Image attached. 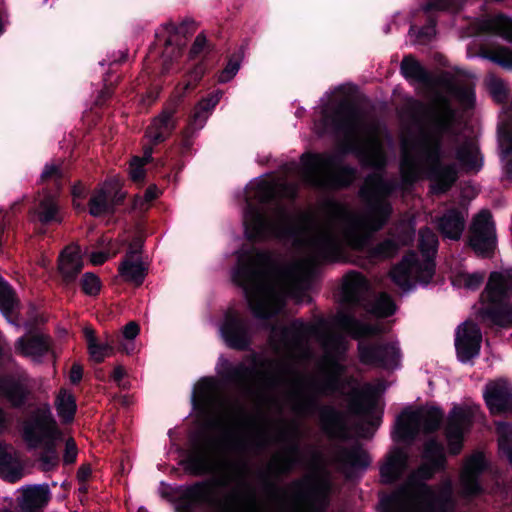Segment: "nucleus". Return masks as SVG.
<instances>
[{"label": "nucleus", "instance_id": "obj_1", "mask_svg": "<svg viewBox=\"0 0 512 512\" xmlns=\"http://www.w3.org/2000/svg\"><path fill=\"white\" fill-rule=\"evenodd\" d=\"M212 426L218 438L193 450L185 460V468L194 474L212 472L213 478L189 487L187 496L215 512H259L248 495L245 468L224 459L225 452L244 430L242 414L221 404L215 411Z\"/></svg>", "mask_w": 512, "mask_h": 512}, {"label": "nucleus", "instance_id": "obj_2", "mask_svg": "<svg viewBox=\"0 0 512 512\" xmlns=\"http://www.w3.org/2000/svg\"><path fill=\"white\" fill-rule=\"evenodd\" d=\"M389 191L390 186L379 175H374L361 189L366 199L377 202L369 214L354 215L343 206L333 204L325 220L305 221L308 246L320 257L330 260L337 259L343 247L362 249L371 234L380 229L390 215V207L384 201Z\"/></svg>", "mask_w": 512, "mask_h": 512}, {"label": "nucleus", "instance_id": "obj_3", "mask_svg": "<svg viewBox=\"0 0 512 512\" xmlns=\"http://www.w3.org/2000/svg\"><path fill=\"white\" fill-rule=\"evenodd\" d=\"M234 279L243 287L253 312L260 317L279 311L284 298L297 297L296 290L302 286L296 272L273 269L266 255L255 252L251 253L249 263L237 269Z\"/></svg>", "mask_w": 512, "mask_h": 512}, {"label": "nucleus", "instance_id": "obj_4", "mask_svg": "<svg viewBox=\"0 0 512 512\" xmlns=\"http://www.w3.org/2000/svg\"><path fill=\"white\" fill-rule=\"evenodd\" d=\"M424 463L394 494L380 499L382 512H453L451 484L445 483L437 492L424 484L444 462L443 450L436 442L427 444Z\"/></svg>", "mask_w": 512, "mask_h": 512}, {"label": "nucleus", "instance_id": "obj_5", "mask_svg": "<svg viewBox=\"0 0 512 512\" xmlns=\"http://www.w3.org/2000/svg\"><path fill=\"white\" fill-rule=\"evenodd\" d=\"M437 237L428 228L420 231V249L422 260L415 253L408 254L400 264L394 267L390 276L402 290H410L416 283L427 284L434 274L433 256L437 251Z\"/></svg>", "mask_w": 512, "mask_h": 512}, {"label": "nucleus", "instance_id": "obj_6", "mask_svg": "<svg viewBox=\"0 0 512 512\" xmlns=\"http://www.w3.org/2000/svg\"><path fill=\"white\" fill-rule=\"evenodd\" d=\"M332 122L344 133L349 146L358 149L368 164L381 166L384 163L383 144L378 133L365 127L353 109L342 105Z\"/></svg>", "mask_w": 512, "mask_h": 512}, {"label": "nucleus", "instance_id": "obj_7", "mask_svg": "<svg viewBox=\"0 0 512 512\" xmlns=\"http://www.w3.org/2000/svg\"><path fill=\"white\" fill-rule=\"evenodd\" d=\"M479 314L497 325L512 324V267L490 274L481 294Z\"/></svg>", "mask_w": 512, "mask_h": 512}, {"label": "nucleus", "instance_id": "obj_8", "mask_svg": "<svg viewBox=\"0 0 512 512\" xmlns=\"http://www.w3.org/2000/svg\"><path fill=\"white\" fill-rule=\"evenodd\" d=\"M302 164L306 178L317 186H346L354 179V171L339 166L329 155H304Z\"/></svg>", "mask_w": 512, "mask_h": 512}, {"label": "nucleus", "instance_id": "obj_9", "mask_svg": "<svg viewBox=\"0 0 512 512\" xmlns=\"http://www.w3.org/2000/svg\"><path fill=\"white\" fill-rule=\"evenodd\" d=\"M243 221L249 238L282 236L290 231L292 225V218L285 210L279 209L268 216L262 210L253 208L251 204H248Z\"/></svg>", "mask_w": 512, "mask_h": 512}, {"label": "nucleus", "instance_id": "obj_10", "mask_svg": "<svg viewBox=\"0 0 512 512\" xmlns=\"http://www.w3.org/2000/svg\"><path fill=\"white\" fill-rule=\"evenodd\" d=\"M442 417V412L436 407L405 409L397 418L394 434L397 438L406 440L421 430L432 431L439 426Z\"/></svg>", "mask_w": 512, "mask_h": 512}, {"label": "nucleus", "instance_id": "obj_11", "mask_svg": "<svg viewBox=\"0 0 512 512\" xmlns=\"http://www.w3.org/2000/svg\"><path fill=\"white\" fill-rule=\"evenodd\" d=\"M479 406L475 404L455 406L450 413L446 429L447 441L451 453L460 451L463 435L468 431L472 419L476 417Z\"/></svg>", "mask_w": 512, "mask_h": 512}, {"label": "nucleus", "instance_id": "obj_12", "mask_svg": "<svg viewBox=\"0 0 512 512\" xmlns=\"http://www.w3.org/2000/svg\"><path fill=\"white\" fill-rule=\"evenodd\" d=\"M325 356L321 362V373L325 378V385L321 390L326 391L336 388L342 365L340 363L342 354L346 349L345 342L341 337H330L323 342Z\"/></svg>", "mask_w": 512, "mask_h": 512}, {"label": "nucleus", "instance_id": "obj_13", "mask_svg": "<svg viewBox=\"0 0 512 512\" xmlns=\"http://www.w3.org/2000/svg\"><path fill=\"white\" fill-rule=\"evenodd\" d=\"M470 245L480 255H487L496 246L494 222L489 211L479 212L472 223Z\"/></svg>", "mask_w": 512, "mask_h": 512}, {"label": "nucleus", "instance_id": "obj_14", "mask_svg": "<svg viewBox=\"0 0 512 512\" xmlns=\"http://www.w3.org/2000/svg\"><path fill=\"white\" fill-rule=\"evenodd\" d=\"M421 158L431 166L430 176L434 180L433 191L436 193L448 189L456 179V172L453 167H444L439 163L440 151L437 143L425 144L421 148Z\"/></svg>", "mask_w": 512, "mask_h": 512}, {"label": "nucleus", "instance_id": "obj_15", "mask_svg": "<svg viewBox=\"0 0 512 512\" xmlns=\"http://www.w3.org/2000/svg\"><path fill=\"white\" fill-rule=\"evenodd\" d=\"M481 340V331L475 323L466 321L459 325L455 336V348L458 359L466 363L478 356Z\"/></svg>", "mask_w": 512, "mask_h": 512}, {"label": "nucleus", "instance_id": "obj_16", "mask_svg": "<svg viewBox=\"0 0 512 512\" xmlns=\"http://www.w3.org/2000/svg\"><path fill=\"white\" fill-rule=\"evenodd\" d=\"M486 404L492 414L512 412V384L499 379L486 385Z\"/></svg>", "mask_w": 512, "mask_h": 512}, {"label": "nucleus", "instance_id": "obj_17", "mask_svg": "<svg viewBox=\"0 0 512 512\" xmlns=\"http://www.w3.org/2000/svg\"><path fill=\"white\" fill-rule=\"evenodd\" d=\"M360 358L364 363H373L387 369L397 368L400 364L401 353L396 342L378 347L360 345Z\"/></svg>", "mask_w": 512, "mask_h": 512}, {"label": "nucleus", "instance_id": "obj_18", "mask_svg": "<svg viewBox=\"0 0 512 512\" xmlns=\"http://www.w3.org/2000/svg\"><path fill=\"white\" fill-rule=\"evenodd\" d=\"M118 181H106L92 195L89 202L90 214L98 217L110 213L122 196L117 197Z\"/></svg>", "mask_w": 512, "mask_h": 512}, {"label": "nucleus", "instance_id": "obj_19", "mask_svg": "<svg viewBox=\"0 0 512 512\" xmlns=\"http://www.w3.org/2000/svg\"><path fill=\"white\" fill-rule=\"evenodd\" d=\"M21 496L17 498L20 512H42L50 499L47 484L27 485L20 488Z\"/></svg>", "mask_w": 512, "mask_h": 512}, {"label": "nucleus", "instance_id": "obj_20", "mask_svg": "<svg viewBox=\"0 0 512 512\" xmlns=\"http://www.w3.org/2000/svg\"><path fill=\"white\" fill-rule=\"evenodd\" d=\"M220 334L225 343L233 348H244L248 344V331L235 312H228L220 327Z\"/></svg>", "mask_w": 512, "mask_h": 512}, {"label": "nucleus", "instance_id": "obj_21", "mask_svg": "<svg viewBox=\"0 0 512 512\" xmlns=\"http://www.w3.org/2000/svg\"><path fill=\"white\" fill-rule=\"evenodd\" d=\"M84 252L77 244L67 246L58 259V270L65 282L73 281L83 268Z\"/></svg>", "mask_w": 512, "mask_h": 512}, {"label": "nucleus", "instance_id": "obj_22", "mask_svg": "<svg viewBox=\"0 0 512 512\" xmlns=\"http://www.w3.org/2000/svg\"><path fill=\"white\" fill-rule=\"evenodd\" d=\"M486 467V461L482 453H475L471 455L465 462L460 482L465 494H476L479 489L478 476Z\"/></svg>", "mask_w": 512, "mask_h": 512}, {"label": "nucleus", "instance_id": "obj_23", "mask_svg": "<svg viewBox=\"0 0 512 512\" xmlns=\"http://www.w3.org/2000/svg\"><path fill=\"white\" fill-rule=\"evenodd\" d=\"M24 437L31 446L38 445L42 440H46L49 444L55 445L57 441L62 439V434L57 429L55 421L49 417L43 422L26 426Z\"/></svg>", "mask_w": 512, "mask_h": 512}, {"label": "nucleus", "instance_id": "obj_24", "mask_svg": "<svg viewBox=\"0 0 512 512\" xmlns=\"http://www.w3.org/2000/svg\"><path fill=\"white\" fill-rule=\"evenodd\" d=\"M49 349V339L43 335L20 338L16 342V351L33 361H38Z\"/></svg>", "mask_w": 512, "mask_h": 512}, {"label": "nucleus", "instance_id": "obj_25", "mask_svg": "<svg viewBox=\"0 0 512 512\" xmlns=\"http://www.w3.org/2000/svg\"><path fill=\"white\" fill-rule=\"evenodd\" d=\"M369 286L366 279L358 273H349L343 280V296L345 301L358 303L368 292Z\"/></svg>", "mask_w": 512, "mask_h": 512}, {"label": "nucleus", "instance_id": "obj_26", "mask_svg": "<svg viewBox=\"0 0 512 512\" xmlns=\"http://www.w3.org/2000/svg\"><path fill=\"white\" fill-rule=\"evenodd\" d=\"M407 464V454L403 450L393 449L381 467L383 482L390 483L398 478Z\"/></svg>", "mask_w": 512, "mask_h": 512}, {"label": "nucleus", "instance_id": "obj_27", "mask_svg": "<svg viewBox=\"0 0 512 512\" xmlns=\"http://www.w3.org/2000/svg\"><path fill=\"white\" fill-rule=\"evenodd\" d=\"M221 97L222 92L216 91L201 100L194 109L189 128L192 130L202 129Z\"/></svg>", "mask_w": 512, "mask_h": 512}, {"label": "nucleus", "instance_id": "obj_28", "mask_svg": "<svg viewBox=\"0 0 512 512\" xmlns=\"http://www.w3.org/2000/svg\"><path fill=\"white\" fill-rule=\"evenodd\" d=\"M174 126L173 113L171 111H164L147 128L146 137L152 143H159L170 134Z\"/></svg>", "mask_w": 512, "mask_h": 512}, {"label": "nucleus", "instance_id": "obj_29", "mask_svg": "<svg viewBox=\"0 0 512 512\" xmlns=\"http://www.w3.org/2000/svg\"><path fill=\"white\" fill-rule=\"evenodd\" d=\"M121 276L128 282L140 285L146 275V268L140 257L132 252L128 254L119 267Z\"/></svg>", "mask_w": 512, "mask_h": 512}, {"label": "nucleus", "instance_id": "obj_30", "mask_svg": "<svg viewBox=\"0 0 512 512\" xmlns=\"http://www.w3.org/2000/svg\"><path fill=\"white\" fill-rule=\"evenodd\" d=\"M465 216L462 212L453 210L439 220V229L450 239H459L464 229Z\"/></svg>", "mask_w": 512, "mask_h": 512}, {"label": "nucleus", "instance_id": "obj_31", "mask_svg": "<svg viewBox=\"0 0 512 512\" xmlns=\"http://www.w3.org/2000/svg\"><path fill=\"white\" fill-rule=\"evenodd\" d=\"M35 218L43 223L60 222L59 207L51 195L45 194L39 198L38 205L34 209Z\"/></svg>", "mask_w": 512, "mask_h": 512}, {"label": "nucleus", "instance_id": "obj_32", "mask_svg": "<svg viewBox=\"0 0 512 512\" xmlns=\"http://www.w3.org/2000/svg\"><path fill=\"white\" fill-rule=\"evenodd\" d=\"M482 29L493 32L512 42V20L502 15L488 16L482 21Z\"/></svg>", "mask_w": 512, "mask_h": 512}, {"label": "nucleus", "instance_id": "obj_33", "mask_svg": "<svg viewBox=\"0 0 512 512\" xmlns=\"http://www.w3.org/2000/svg\"><path fill=\"white\" fill-rule=\"evenodd\" d=\"M23 476L19 461L11 454L0 450V477L15 482Z\"/></svg>", "mask_w": 512, "mask_h": 512}, {"label": "nucleus", "instance_id": "obj_34", "mask_svg": "<svg viewBox=\"0 0 512 512\" xmlns=\"http://www.w3.org/2000/svg\"><path fill=\"white\" fill-rule=\"evenodd\" d=\"M215 382L211 378L201 379L195 386L192 401L195 406L209 405L213 401Z\"/></svg>", "mask_w": 512, "mask_h": 512}, {"label": "nucleus", "instance_id": "obj_35", "mask_svg": "<svg viewBox=\"0 0 512 512\" xmlns=\"http://www.w3.org/2000/svg\"><path fill=\"white\" fill-rule=\"evenodd\" d=\"M458 159L469 170L478 171L482 166V157L475 143H468L458 151Z\"/></svg>", "mask_w": 512, "mask_h": 512}, {"label": "nucleus", "instance_id": "obj_36", "mask_svg": "<svg viewBox=\"0 0 512 512\" xmlns=\"http://www.w3.org/2000/svg\"><path fill=\"white\" fill-rule=\"evenodd\" d=\"M499 452L512 463V425L497 423Z\"/></svg>", "mask_w": 512, "mask_h": 512}, {"label": "nucleus", "instance_id": "obj_37", "mask_svg": "<svg viewBox=\"0 0 512 512\" xmlns=\"http://www.w3.org/2000/svg\"><path fill=\"white\" fill-rule=\"evenodd\" d=\"M55 406L59 417L64 421H70L75 413L76 404L75 400L68 391L61 390L56 398Z\"/></svg>", "mask_w": 512, "mask_h": 512}, {"label": "nucleus", "instance_id": "obj_38", "mask_svg": "<svg viewBox=\"0 0 512 512\" xmlns=\"http://www.w3.org/2000/svg\"><path fill=\"white\" fill-rule=\"evenodd\" d=\"M339 325L346 333L351 334L355 338L365 337L375 333V328L360 323L348 316H341Z\"/></svg>", "mask_w": 512, "mask_h": 512}, {"label": "nucleus", "instance_id": "obj_39", "mask_svg": "<svg viewBox=\"0 0 512 512\" xmlns=\"http://www.w3.org/2000/svg\"><path fill=\"white\" fill-rule=\"evenodd\" d=\"M484 280V274L467 271H458L452 276V284L459 288L474 290L478 288Z\"/></svg>", "mask_w": 512, "mask_h": 512}, {"label": "nucleus", "instance_id": "obj_40", "mask_svg": "<svg viewBox=\"0 0 512 512\" xmlns=\"http://www.w3.org/2000/svg\"><path fill=\"white\" fill-rule=\"evenodd\" d=\"M185 45V40L180 37L178 32L172 33L166 40V46L162 55L164 69L167 70L169 61L178 58L182 53V47Z\"/></svg>", "mask_w": 512, "mask_h": 512}, {"label": "nucleus", "instance_id": "obj_41", "mask_svg": "<svg viewBox=\"0 0 512 512\" xmlns=\"http://www.w3.org/2000/svg\"><path fill=\"white\" fill-rule=\"evenodd\" d=\"M275 187L267 180H257L250 183L247 189V196L255 198L260 202L269 200L274 196Z\"/></svg>", "mask_w": 512, "mask_h": 512}, {"label": "nucleus", "instance_id": "obj_42", "mask_svg": "<svg viewBox=\"0 0 512 512\" xmlns=\"http://www.w3.org/2000/svg\"><path fill=\"white\" fill-rule=\"evenodd\" d=\"M413 239V233H406L405 236L395 241L393 239H388L382 242L375 250V254L381 257H390L396 253L399 248V245H405L411 242Z\"/></svg>", "mask_w": 512, "mask_h": 512}, {"label": "nucleus", "instance_id": "obj_43", "mask_svg": "<svg viewBox=\"0 0 512 512\" xmlns=\"http://www.w3.org/2000/svg\"><path fill=\"white\" fill-rule=\"evenodd\" d=\"M87 347L90 357L96 362H102L106 357H109L114 353L113 341L108 337L103 343H100L97 340Z\"/></svg>", "mask_w": 512, "mask_h": 512}, {"label": "nucleus", "instance_id": "obj_44", "mask_svg": "<svg viewBox=\"0 0 512 512\" xmlns=\"http://www.w3.org/2000/svg\"><path fill=\"white\" fill-rule=\"evenodd\" d=\"M367 310L378 317H387L394 313L395 305L388 295L381 294Z\"/></svg>", "mask_w": 512, "mask_h": 512}, {"label": "nucleus", "instance_id": "obj_45", "mask_svg": "<svg viewBox=\"0 0 512 512\" xmlns=\"http://www.w3.org/2000/svg\"><path fill=\"white\" fill-rule=\"evenodd\" d=\"M401 69L406 77L419 81L427 79V73L421 64L412 57H406L402 61Z\"/></svg>", "mask_w": 512, "mask_h": 512}, {"label": "nucleus", "instance_id": "obj_46", "mask_svg": "<svg viewBox=\"0 0 512 512\" xmlns=\"http://www.w3.org/2000/svg\"><path fill=\"white\" fill-rule=\"evenodd\" d=\"M152 149L150 147L145 148L144 155L142 158L135 157L130 163L129 174L133 181H141L144 178V165L151 159Z\"/></svg>", "mask_w": 512, "mask_h": 512}, {"label": "nucleus", "instance_id": "obj_47", "mask_svg": "<svg viewBox=\"0 0 512 512\" xmlns=\"http://www.w3.org/2000/svg\"><path fill=\"white\" fill-rule=\"evenodd\" d=\"M502 158L505 161V169L507 173L512 171V131L500 132L499 137Z\"/></svg>", "mask_w": 512, "mask_h": 512}, {"label": "nucleus", "instance_id": "obj_48", "mask_svg": "<svg viewBox=\"0 0 512 512\" xmlns=\"http://www.w3.org/2000/svg\"><path fill=\"white\" fill-rule=\"evenodd\" d=\"M139 326L136 322H129L125 327L123 328V338L125 339V342L121 343V349L127 353L130 354L134 351V344L132 340H134L138 334H139Z\"/></svg>", "mask_w": 512, "mask_h": 512}, {"label": "nucleus", "instance_id": "obj_49", "mask_svg": "<svg viewBox=\"0 0 512 512\" xmlns=\"http://www.w3.org/2000/svg\"><path fill=\"white\" fill-rule=\"evenodd\" d=\"M422 168V163L418 159L411 158L405 153L401 162V171L406 178L416 177Z\"/></svg>", "mask_w": 512, "mask_h": 512}, {"label": "nucleus", "instance_id": "obj_50", "mask_svg": "<svg viewBox=\"0 0 512 512\" xmlns=\"http://www.w3.org/2000/svg\"><path fill=\"white\" fill-rule=\"evenodd\" d=\"M240 63V57L230 59L226 67L220 72L218 76V81L220 83H226L232 80L239 71Z\"/></svg>", "mask_w": 512, "mask_h": 512}, {"label": "nucleus", "instance_id": "obj_51", "mask_svg": "<svg viewBox=\"0 0 512 512\" xmlns=\"http://www.w3.org/2000/svg\"><path fill=\"white\" fill-rule=\"evenodd\" d=\"M81 283L86 294L95 295L100 290V280L93 273H85L82 277Z\"/></svg>", "mask_w": 512, "mask_h": 512}, {"label": "nucleus", "instance_id": "obj_52", "mask_svg": "<svg viewBox=\"0 0 512 512\" xmlns=\"http://www.w3.org/2000/svg\"><path fill=\"white\" fill-rule=\"evenodd\" d=\"M159 195V189L156 186H150L143 197H139L135 200V207L139 209H144L145 204L151 202Z\"/></svg>", "mask_w": 512, "mask_h": 512}, {"label": "nucleus", "instance_id": "obj_53", "mask_svg": "<svg viewBox=\"0 0 512 512\" xmlns=\"http://www.w3.org/2000/svg\"><path fill=\"white\" fill-rule=\"evenodd\" d=\"M61 176V170L59 165L55 163H49L45 166L41 178L42 180H53Z\"/></svg>", "mask_w": 512, "mask_h": 512}, {"label": "nucleus", "instance_id": "obj_54", "mask_svg": "<svg viewBox=\"0 0 512 512\" xmlns=\"http://www.w3.org/2000/svg\"><path fill=\"white\" fill-rule=\"evenodd\" d=\"M410 34L411 35H417V37L420 40H423V41L424 40H428V39L432 38L435 35V26L433 24H431V25H428L427 27H425L422 30H419V29H416L414 27H411Z\"/></svg>", "mask_w": 512, "mask_h": 512}, {"label": "nucleus", "instance_id": "obj_55", "mask_svg": "<svg viewBox=\"0 0 512 512\" xmlns=\"http://www.w3.org/2000/svg\"><path fill=\"white\" fill-rule=\"evenodd\" d=\"M77 456V449L75 442L72 439L66 440L65 443V454H64V461L67 464H71L75 461Z\"/></svg>", "mask_w": 512, "mask_h": 512}, {"label": "nucleus", "instance_id": "obj_56", "mask_svg": "<svg viewBox=\"0 0 512 512\" xmlns=\"http://www.w3.org/2000/svg\"><path fill=\"white\" fill-rule=\"evenodd\" d=\"M206 44H207L206 37L204 35H202V34H199L195 38V41H194V43L192 45L190 53L193 56L198 55L199 53H201L204 50V48L206 47Z\"/></svg>", "mask_w": 512, "mask_h": 512}, {"label": "nucleus", "instance_id": "obj_57", "mask_svg": "<svg viewBox=\"0 0 512 512\" xmlns=\"http://www.w3.org/2000/svg\"><path fill=\"white\" fill-rule=\"evenodd\" d=\"M72 196H73V202L76 207H82L80 203L77 202V200H81L85 197V188L82 184L78 183L75 184L72 187Z\"/></svg>", "mask_w": 512, "mask_h": 512}, {"label": "nucleus", "instance_id": "obj_58", "mask_svg": "<svg viewBox=\"0 0 512 512\" xmlns=\"http://www.w3.org/2000/svg\"><path fill=\"white\" fill-rule=\"evenodd\" d=\"M499 65L505 67V68H512V51L509 50H503L502 51V58H495L494 59Z\"/></svg>", "mask_w": 512, "mask_h": 512}, {"label": "nucleus", "instance_id": "obj_59", "mask_svg": "<svg viewBox=\"0 0 512 512\" xmlns=\"http://www.w3.org/2000/svg\"><path fill=\"white\" fill-rule=\"evenodd\" d=\"M57 454L54 450L49 451L48 455L42 457V465L45 470L50 469L57 462Z\"/></svg>", "mask_w": 512, "mask_h": 512}, {"label": "nucleus", "instance_id": "obj_60", "mask_svg": "<svg viewBox=\"0 0 512 512\" xmlns=\"http://www.w3.org/2000/svg\"><path fill=\"white\" fill-rule=\"evenodd\" d=\"M110 254L106 252H92L89 256V260L93 265L103 264L108 258Z\"/></svg>", "mask_w": 512, "mask_h": 512}, {"label": "nucleus", "instance_id": "obj_61", "mask_svg": "<svg viewBox=\"0 0 512 512\" xmlns=\"http://www.w3.org/2000/svg\"><path fill=\"white\" fill-rule=\"evenodd\" d=\"M82 375H83L82 366L77 363L73 364L71 367V371H70V381L72 383H77L81 380Z\"/></svg>", "mask_w": 512, "mask_h": 512}, {"label": "nucleus", "instance_id": "obj_62", "mask_svg": "<svg viewBox=\"0 0 512 512\" xmlns=\"http://www.w3.org/2000/svg\"><path fill=\"white\" fill-rule=\"evenodd\" d=\"M125 370L122 366H116L112 373L113 380L119 385L122 386V379L125 377Z\"/></svg>", "mask_w": 512, "mask_h": 512}, {"label": "nucleus", "instance_id": "obj_63", "mask_svg": "<svg viewBox=\"0 0 512 512\" xmlns=\"http://www.w3.org/2000/svg\"><path fill=\"white\" fill-rule=\"evenodd\" d=\"M292 512H320L319 510L314 509L310 503L307 501L301 502L294 507Z\"/></svg>", "mask_w": 512, "mask_h": 512}, {"label": "nucleus", "instance_id": "obj_64", "mask_svg": "<svg viewBox=\"0 0 512 512\" xmlns=\"http://www.w3.org/2000/svg\"><path fill=\"white\" fill-rule=\"evenodd\" d=\"M83 333H84V336L86 338V341H87V346H89L90 344H92L93 342H96L97 339L95 337V332L94 330L89 327V326H86L84 329H83Z\"/></svg>", "mask_w": 512, "mask_h": 512}]
</instances>
